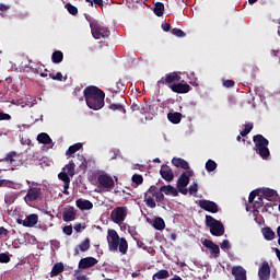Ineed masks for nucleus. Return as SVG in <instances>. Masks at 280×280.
Masks as SVG:
<instances>
[{
	"label": "nucleus",
	"instance_id": "f257e3e1",
	"mask_svg": "<svg viewBox=\"0 0 280 280\" xmlns=\"http://www.w3.org/2000/svg\"><path fill=\"white\" fill-rule=\"evenodd\" d=\"M83 95L89 106L92 110H102L104 108V100L106 98V93L95 85H89L83 90Z\"/></svg>",
	"mask_w": 280,
	"mask_h": 280
},
{
	"label": "nucleus",
	"instance_id": "f03ea898",
	"mask_svg": "<svg viewBox=\"0 0 280 280\" xmlns=\"http://www.w3.org/2000/svg\"><path fill=\"white\" fill-rule=\"evenodd\" d=\"M107 244L109 250L113 253H121V255H126L128 253V241L126 237H119V234L116 230H108L107 231Z\"/></svg>",
	"mask_w": 280,
	"mask_h": 280
},
{
	"label": "nucleus",
	"instance_id": "7ed1b4c3",
	"mask_svg": "<svg viewBox=\"0 0 280 280\" xmlns=\"http://www.w3.org/2000/svg\"><path fill=\"white\" fill-rule=\"evenodd\" d=\"M253 141L255 143L254 150L256 154H259L264 161H268V159H270V149H268L270 141L262 135L254 136Z\"/></svg>",
	"mask_w": 280,
	"mask_h": 280
},
{
	"label": "nucleus",
	"instance_id": "20e7f679",
	"mask_svg": "<svg viewBox=\"0 0 280 280\" xmlns=\"http://www.w3.org/2000/svg\"><path fill=\"white\" fill-rule=\"evenodd\" d=\"M206 226H209L210 233L214 237H222L224 235V224L209 214L206 215Z\"/></svg>",
	"mask_w": 280,
	"mask_h": 280
},
{
	"label": "nucleus",
	"instance_id": "39448f33",
	"mask_svg": "<svg viewBox=\"0 0 280 280\" xmlns=\"http://www.w3.org/2000/svg\"><path fill=\"white\" fill-rule=\"evenodd\" d=\"M191 176H194V171H185L180 174L177 179V191L183 196H187L189 194V189H187V185L191 180Z\"/></svg>",
	"mask_w": 280,
	"mask_h": 280
},
{
	"label": "nucleus",
	"instance_id": "423d86ee",
	"mask_svg": "<svg viewBox=\"0 0 280 280\" xmlns=\"http://www.w3.org/2000/svg\"><path fill=\"white\" fill-rule=\"evenodd\" d=\"M91 32L93 38L100 40L101 38H108L110 36V31L103 24H100L97 21H93L90 23Z\"/></svg>",
	"mask_w": 280,
	"mask_h": 280
},
{
	"label": "nucleus",
	"instance_id": "0eeeda50",
	"mask_svg": "<svg viewBox=\"0 0 280 280\" xmlns=\"http://www.w3.org/2000/svg\"><path fill=\"white\" fill-rule=\"evenodd\" d=\"M128 217V209L126 207H116L112 210L110 220L114 224H124L126 218Z\"/></svg>",
	"mask_w": 280,
	"mask_h": 280
},
{
	"label": "nucleus",
	"instance_id": "6e6552de",
	"mask_svg": "<svg viewBox=\"0 0 280 280\" xmlns=\"http://www.w3.org/2000/svg\"><path fill=\"white\" fill-rule=\"evenodd\" d=\"M259 194H261L260 189H255L249 194L248 202L249 203L254 202L253 213H259V209L264 207V198L259 197Z\"/></svg>",
	"mask_w": 280,
	"mask_h": 280
},
{
	"label": "nucleus",
	"instance_id": "1a4fd4ad",
	"mask_svg": "<svg viewBox=\"0 0 280 280\" xmlns=\"http://www.w3.org/2000/svg\"><path fill=\"white\" fill-rule=\"evenodd\" d=\"M97 183L104 189L110 190L115 188V180L108 174H101L97 176Z\"/></svg>",
	"mask_w": 280,
	"mask_h": 280
},
{
	"label": "nucleus",
	"instance_id": "9d476101",
	"mask_svg": "<svg viewBox=\"0 0 280 280\" xmlns=\"http://www.w3.org/2000/svg\"><path fill=\"white\" fill-rule=\"evenodd\" d=\"M40 196H43V190L40 188L30 187L24 200L25 202H36V200H40Z\"/></svg>",
	"mask_w": 280,
	"mask_h": 280
},
{
	"label": "nucleus",
	"instance_id": "9b49d317",
	"mask_svg": "<svg viewBox=\"0 0 280 280\" xmlns=\"http://www.w3.org/2000/svg\"><path fill=\"white\" fill-rule=\"evenodd\" d=\"M199 207L200 209H203V211H208L209 213H218L220 211V208L218 207V203L215 201L211 200H199Z\"/></svg>",
	"mask_w": 280,
	"mask_h": 280
},
{
	"label": "nucleus",
	"instance_id": "f8f14e48",
	"mask_svg": "<svg viewBox=\"0 0 280 280\" xmlns=\"http://www.w3.org/2000/svg\"><path fill=\"white\" fill-rule=\"evenodd\" d=\"M176 72L166 74L165 78H162L160 81H158V84H165L166 86H170V89L173 91V93H176Z\"/></svg>",
	"mask_w": 280,
	"mask_h": 280
},
{
	"label": "nucleus",
	"instance_id": "ddd939ff",
	"mask_svg": "<svg viewBox=\"0 0 280 280\" xmlns=\"http://www.w3.org/2000/svg\"><path fill=\"white\" fill-rule=\"evenodd\" d=\"M96 264H97V259L94 257L81 258L79 261V269L89 270V268H93V266H96Z\"/></svg>",
	"mask_w": 280,
	"mask_h": 280
},
{
	"label": "nucleus",
	"instance_id": "4468645a",
	"mask_svg": "<svg viewBox=\"0 0 280 280\" xmlns=\"http://www.w3.org/2000/svg\"><path fill=\"white\" fill-rule=\"evenodd\" d=\"M75 215H78V210L74 207H68L63 209L62 220L63 222H73L75 220Z\"/></svg>",
	"mask_w": 280,
	"mask_h": 280
},
{
	"label": "nucleus",
	"instance_id": "2eb2a0df",
	"mask_svg": "<svg viewBox=\"0 0 280 280\" xmlns=\"http://www.w3.org/2000/svg\"><path fill=\"white\" fill-rule=\"evenodd\" d=\"M202 244L206 248H209L211 250V255H213L214 259H218V257H220V246L218 244L207 238L202 242Z\"/></svg>",
	"mask_w": 280,
	"mask_h": 280
},
{
	"label": "nucleus",
	"instance_id": "dca6fc26",
	"mask_svg": "<svg viewBox=\"0 0 280 280\" xmlns=\"http://www.w3.org/2000/svg\"><path fill=\"white\" fill-rule=\"evenodd\" d=\"M4 161L7 163H9L12 167H19V165H21V161L19 160V155L14 151L9 152L7 154V156L4 158Z\"/></svg>",
	"mask_w": 280,
	"mask_h": 280
},
{
	"label": "nucleus",
	"instance_id": "f3484780",
	"mask_svg": "<svg viewBox=\"0 0 280 280\" xmlns=\"http://www.w3.org/2000/svg\"><path fill=\"white\" fill-rule=\"evenodd\" d=\"M91 248V238L86 237L83 242H81L75 248H74V256L80 255L81 253H86Z\"/></svg>",
	"mask_w": 280,
	"mask_h": 280
},
{
	"label": "nucleus",
	"instance_id": "a211bd4d",
	"mask_svg": "<svg viewBox=\"0 0 280 280\" xmlns=\"http://www.w3.org/2000/svg\"><path fill=\"white\" fill-rule=\"evenodd\" d=\"M258 277L260 280L270 279V265H268V262H262L261 267L258 270Z\"/></svg>",
	"mask_w": 280,
	"mask_h": 280
},
{
	"label": "nucleus",
	"instance_id": "6ab92c4d",
	"mask_svg": "<svg viewBox=\"0 0 280 280\" xmlns=\"http://www.w3.org/2000/svg\"><path fill=\"white\" fill-rule=\"evenodd\" d=\"M232 275L235 280H245L246 269H244L242 266L232 267Z\"/></svg>",
	"mask_w": 280,
	"mask_h": 280
},
{
	"label": "nucleus",
	"instance_id": "aec40b11",
	"mask_svg": "<svg viewBox=\"0 0 280 280\" xmlns=\"http://www.w3.org/2000/svg\"><path fill=\"white\" fill-rule=\"evenodd\" d=\"M75 206L80 211H91V209H93V202L86 199H77Z\"/></svg>",
	"mask_w": 280,
	"mask_h": 280
},
{
	"label": "nucleus",
	"instance_id": "412c9836",
	"mask_svg": "<svg viewBox=\"0 0 280 280\" xmlns=\"http://www.w3.org/2000/svg\"><path fill=\"white\" fill-rule=\"evenodd\" d=\"M160 174L164 180H174V173L172 172V168L167 165H163L160 170Z\"/></svg>",
	"mask_w": 280,
	"mask_h": 280
},
{
	"label": "nucleus",
	"instance_id": "4be33fe9",
	"mask_svg": "<svg viewBox=\"0 0 280 280\" xmlns=\"http://www.w3.org/2000/svg\"><path fill=\"white\" fill-rule=\"evenodd\" d=\"M38 224V214H30L24 220V226L32 229Z\"/></svg>",
	"mask_w": 280,
	"mask_h": 280
},
{
	"label": "nucleus",
	"instance_id": "5701e85b",
	"mask_svg": "<svg viewBox=\"0 0 280 280\" xmlns=\"http://www.w3.org/2000/svg\"><path fill=\"white\" fill-rule=\"evenodd\" d=\"M61 272H65V264L56 262L50 271V277H58V275H60Z\"/></svg>",
	"mask_w": 280,
	"mask_h": 280
},
{
	"label": "nucleus",
	"instance_id": "b1692460",
	"mask_svg": "<svg viewBox=\"0 0 280 280\" xmlns=\"http://www.w3.org/2000/svg\"><path fill=\"white\" fill-rule=\"evenodd\" d=\"M37 141H38V143H42L43 145H49L52 143L51 137H49L45 132L38 133Z\"/></svg>",
	"mask_w": 280,
	"mask_h": 280
},
{
	"label": "nucleus",
	"instance_id": "393cba45",
	"mask_svg": "<svg viewBox=\"0 0 280 280\" xmlns=\"http://www.w3.org/2000/svg\"><path fill=\"white\" fill-rule=\"evenodd\" d=\"M170 279V271L161 269L152 276V280Z\"/></svg>",
	"mask_w": 280,
	"mask_h": 280
},
{
	"label": "nucleus",
	"instance_id": "a878e982",
	"mask_svg": "<svg viewBox=\"0 0 280 280\" xmlns=\"http://www.w3.org/2000/svg\"><path fill=\"white\" fill-rule=\"evenodd\" d=\"M176 167H180V170H185L186 172L191 171L189 162L184 160L183 158H176Z\"/></svg>",
	"mask_w": 280,
	"mask_h": 280
},
{
	"label": "nucleus",
	"instance_id": "bb28decb",
	"mask_svg": "<svg viewBox=\"0 0 280 280\" xmlns=\"http://www.w3.org/2000/svg\"><path fill=\"white\" fill-rule=\"evenodd\" d=\"M155 16H163L165 14V4L163 2H156L153 8Z\"/></svg>",
	"mask_w": 280,
	"mask_h": 280
},
{
	"label": "nucleus",
	"instance_id": "cd10ccee",
	"mask_svg": "<svg viewBox=\"0 0 280 280\" xmlns=\"http://www.w3.org/2000/svg\"><path fill=\"white\" fill-rule=\"evenodd\" d=\"M51 60L55 65H60L65 60V55L60 50H56L51 55Z\"/></svg>",
	"mask_w": 280,
	"mask_h": 280
},
{
	"label": "nucleus",
	"instance_id": "c85d7f7f",
	"mask_svg": "<svg viewBox=\"0 0 280 280\" xmlns=\"http://www.w3.org/2000/svg\"><path fill=\"white\" fill-rule=\"evenodd\" d=\"M82 150V143L78 142L68 148L66 151V156H71L72 154H75V152Z\"/></svg>",
	"mask_w": 280,
	"mask_h": 280
},
{
	"label": "nucleus",
	"instance_id": "c756f323",
	"mask_svg": "<svg viewBox=\"0 0 280 280\" xmlns=\"http://www.w3.org/2000/svg\"><path fill=\"white\" fill-rule=\"evenodd\" d=\"M262 235L267 242H272V240L276 237L275 231H272L270 228H264Z\"/></svg>",
	"mask_w": 280,
	"mask_h": 280
},
{
	"label": "nucleus",
	"instance_id": "7c9ffc66",
	"mask_svg": "<svg viewBox=\"0 0 280 280\" xmlns=\"http://www.w3.org/2000/svg\"><path fill=\"white\" fill-rule=\"evenodd\" d=\"M160 191L165 194V196H176V188L172 185L162 186Z\"/></svg>",
	"mask_w": 280,
	"mask_h": 280
},
{
	"label": "nucleus",
	"instance_id": "2f4dec72",
	"mask_svg": "<svg viewBox=\"0 0 280 280\" xmlns=\"http://www.w3.org/2000/svg\"><path fill=\"white\" fill-rule=\"evenodd\" d=\"M63 170H67L66 174H68V176L71 178L75 176V163H73V161H70L68 164H66Z\"/></svg>",
	"mask_w": 280,
	"mask_h": 280
},
{
	"label": "nucleus",
	"instance_id": "473e14b6",
	"mask_svg": "<svg viewBox=\"0 0 280 280\" xmlns=\"http://www.w3.org/2000/svg\"><path fill=\"white\" fill-rule=\"evenodd\" d=\"M191 91V85L187 83H177L176 93H189Z\"/></svg>",
	"mask_w": 280,
	"mask_h": 280
},
{
	"label": "nucleus",
	"instance_id": "72a5a7b5",
	"mask_svg": "<svg viewBox=\"0 0 280 280\" xmlns=\"http://www.w3.org/2000/svg\"><path fill=\"white\" fill-rule=\"evenodd\" d=\"M153 228H155L156 231H163V229H165V221L160 217L155 218Z\"/></svg>",
	"mask_w": 280,
	"mask_h": 280
},
{
	"label": "nucleus",
	"instance_id": "f704fd0d",
	"mask_svg": "<svg viewBox=\"0 0 280 280\" xmlns=\"http://www.w3.org/2000/svg\"><path fill=\"white\" fill-rule=\"evenodd\" d=\"M144 201H145L147 207H150V209L156 208V201H154V197H152L148 194H144Z\"/></svg>",
	"mask_w": 280,
	"mask_h": 280
},
{
	"label": "nucleus",
	"instance_id": "c9c22d12",
	"mask_svg": "<svg viewBox=\"0 0 280 280\" xmlns=\"http://www.w3.org/2000/svg\"><path fill=\"white\" fill-rule=\"evenodd\" d=\"M261 194L266 198H275L277 196V191L270 188H262Z\"/></svg>",
	"mask_w": 280,
	"mask_h": 280
},
{
	"label": "nucleus",
	"instance_id": "e433bc0d",
	"mask_svg": "<svg viewBox=\"0 0 280 280\" xmlns=\"http://www.w3.org/2000/svg\"><path fill=\"white\" fill-rule=\"evenodd\" d=\"M217 168H218V163H215V161H213V160L207 161V163H206L207 172H215Z\"/></svg>",
	"mask_w": 280,
	"mask_h": 280
},
{
	"label": "nucleus",
	"instance_id": "4c0bfd02",
	"mask_svg": "<svg viewBox=\"0 0 280 280\" xmlns=\"http://www.w3.org/2000/svg\"><path fill=\"white\" fill-rule=\"evenodd\" d=\"M109 110H118L119 113H122V115H126V108L121 104H110Z\"/></svg>",
	"mask_w": 280,
	"mask_h": 280
},
{
	"label": "nucleus",
	"instance_id": "58836bf2",
	"mask_svg": "<svg viewBox=\"0 0 280 280\" xmlns=\"http://www.w3.org/2000/svg\"><path fill=\"white\" fill-rule=\"evenodd\" d=\"M65 8L72 16H75L78 14V8L71 3H66Z\"/></svg>",
	"mask_w": 280,
	"mask_h": 280
},
{
	"label": "nucleus",
	"instance_id": "ea45409f",
	"mask_svg": "<svg viewBox=\"0 0 280 280\" xmlns=\"http://www.w3.org/2000/svg\"><path fill=\"white\" fill-rule=\"evenodd\" d=\"M132 183L136 185H143V176L139 174H133L131 177Z\"/></svg>",
	"mask_w": 280,
	"mask_h": 280
},
{
	"label": "nucleus",
	"instance_id": "a19ab883",
	"mask_svg": "<svg viewBox=\"0 0 280 280\" xmlns=\"http://www.w3.org/2000/svg\"><path fill=\"white\" fill-rule=\"evenodd\" d=\"M59 180H62V183H71V178L69 177V174L67 172H60L58 174Z\"/></svg>",
	"mask_w": 280,
	"mask_h": 280
},
{
	"label": "nucleus",
	"instance_id": "79ce46f5",
	"mask_svg": "<svg viewBox=\"0 0 280 280\" xmlns=\"http://www.w3.org/2000/svg\"><path fill=\"white\" fill-rule=\"evenodd\" d=\"M0 264H10V253H0Z\"/></svg>",
	"mask_w": 280,
	"mask_h": 280
},
{
	"label": "nucleus",
	"instance_id": "37998d69",
	"mask_svg": "<svg viewBox=\"0 0 280 280\" xmlns=\"http://www.w3.org/2000/svg\"><path fill=\"white\" fill-rule=\"evenodd\" d=\"M159 191L160 189L156 186H151L145 194H148V196H152V198H155Z\"/></svg>",
	"mask_w": 280,
	"mask_h": 280
},
{
	"label": "nucleus",
	"instance_id": "c03bdc74",
	"mask_svg": "<svg viewBox=\"0 0 280 280\" xmlns=\"http://www.w3.org/2000/svg\"><path fill=\"white\" fill-rule=\"evenodd\" d=\"M167 119L168 121H171V124H176V113L174 112V109H170L167 114Z\"/></svg>",
	"mask_w": 280,
	"mask_h": 280
},
{
	"label": "nucleus",
	"instance_id": "a18cd8bd",
	"mask_svg": "<svg viewBox=\"0 0 280 280\" xmlns=\"http://www.w3.org/2000/svg\"><path fill=\"white\" fill-rule=\"evenodd\" d=\"M188 192L190 194V196H196V194H198V184L194 183L192 185H190L188 188Z\"/></svg>",
	"mask_w": 280,
	"mask_h": 280
},
{
	"label": "nucleus",
	"instance_id": "49530a36",
	"mask_svg": "<svg viewBox=\"0 0 280 280\" xmlns=\"http://www.w3.org/2000/svg\"><path fill=\"white\" fill-rule=\"evenodd\" d=\"M51 80H57L58 82H62V72H57L56 75L54 73L48 74Z\"/></svg>",
	"mask_w": 280,
	"mask_h": 280
},
{
	"label": "nucleus",
	"instance_id": "de8ad7c7",
	"mask_svg": "<svg viewBox=\"0 0 280 280\" xmlns=\"http://www.w3.org/2000/svg\"><path fill=\"white\" fill-rule=\"evenodd\" d=\"M65 235H73V226L72 225H66L62 229Z\"/></svg>",
	"mask_w": 280,
	"mask_h": 280
},
{
	"label": "nucleus",
	"instance_id": "09e8293b",
	"mask_svg": "<svg viewBox=\"0 0 280 280\" xmlns=\"http://www.w3.org/2000/svg\"><path fill=\"white\" fill-rule=\"evenodd\" d=\"M221 248L222 250H231V243L229 242V240H223V242L221 243Z\"/></svg>",
	"mask_w": 280,
	"mask_h": 280
},
{
	"label": "nucleus",
	"instance_id": "8fccbe9b",
	"mask_svg": "<svg viewBox=\"0 0 280 280\" xmlns=\"http://www.w3.org/2000/svg\"><path fill=\"white\" fill-rule=\"evenodd\" d=\"M223 86H225V89H233V86H235V81L229 79L224 80Z\"/></svg>",
	"mask_w": 280,
	"mask_h": 280
},
{
	"label": "nucleus",
	"instance_id": "3c124183",
	"mask_svg": "<svg viewBox=\"0 0 280 280\" xmlns=\"http://www.w3.org/2000/svg\"><path fill=\"white\" fill-rule=\"evenodd\" d=\"M10 119H12V116H10V114L0 112V121H10Z\"/></svg>",
	"mask_w": 280,
	"mask_h": 280
},
{
	"label": "nucleus",
	"instance_id": "603ef678",
	"mask_svg": "<svg viewBox=\"0 0 280 280\" xmlns=\"http://www.w3.org/2000/svg\"><path fill=\"white\" fill-rule=\"evenodd\" d=\"M155 200L156 202H163V200H165V195H163V191H161V188H160V191L155 195Z\"/></svg>",
	"mask_w": 280,
	"mask_h": 280
},
{
	"label": "nucleus",
	"instance_id": "864d4df0",
	"mask_svg": "<svg viewBox=\"0 0 280 280\" xmlns=\"http://www.w3.org/2000/svg\"><path fill=\"white\" fill-rule=\"evenodd\" d=\"M74 277L77 280H86V276L82 275L80 270L74 271Z\"/></svg>",
	"mask_w": 280,
	"mask_h": 280
},
{
	"label": "nucleus",
	"instance_id": "5fc2aeb1",
	"mask_svg": "<svg viewBox=\"0 0 280 280\" xmlns=\"http://www.w3.org/2000/svg\"><path fill=\"white\" fill-rule=\"evenodd\" d=\"M71 185V182H63V191L65 196H69V187Z\"/></svg>",
	"mask_w": 280,
	"mask_h": 280
},
{
	"label": "nucleus",
	"instance_id": "6e6d98bb",
	"mask_svg": "<svg viewBox=\"0 0 280 280\" xmlns=\"http://www.w3.org/2000/svg\"><path fill=\"white\" fill-rule=\"evenodd\" d=\"M149 110H150V106L141 105L139 113H141V115H145V113H149Z\"/></svg>",
	"mask_w": 280,
	"mask_h": 280
},
{
	"label": "nucleus",
	"instance_id": "4d7b16f0",
	"mask_svg": "<svg viewBox=\"0 0 280 280\" xmlns=\"http://www.w3.org/2000/svg\"><path fill=\"white\" fill-rule=\"evenodd\" d=\"M42 71H43V68H40V66L37 68L31 67V73H35V75H38V73L40 74Z\"/></svg>",
	"mask_w": 280,
	"mask_h": 280
},
{
	"label": "nucleus",
	"instance_id": "13d9d810",
	"mask_svg": "<svg viewBox=\"0 0 280 280\" xmlns=\"http://www.w3.org/2000/svg\"><path fill=\"white\" fill-rule=\"evenodd\" d=\"M161 27L163 32H170V30H172V25L170 23H162Z\"/></svg>",
	"mask_w": 280,
	"mask_h": 280
},
{
	"label": "nucleus",
	"instance_id": "bf43d9fd",
	"mask_svg": "<svg viewBox=\"0 0 280 280\" xmlns=\"http://www.w3.org/2000/svg\"><path fill=\"white\" fill-rule=\"evenodd\" d=\"M176 36L177 38H185L186 34L183 32V30L176 28Z\"/></svg>",
	"mask_w": 280,
	"mask_h": 280
},
{
	"label": "nucleus",
	"instance_id": "052dcab7",
	"mask_svg": "<svg viewBox=\"0 0 280 280\" xmlns=\"http://www.w3.org/2000/svg\"><path fill=\"white\" fill-rule=\"evenodd\" d=\"M8 233H9L8 229L0 226V237L2 235H4V237H8Z\"/></svg>",
	"mask_w": 280,
	"mask_h": 280
},
{
	"label": "nucleus",
	"instance_id": "680f3d73",
	"mask_svg": "<svg viewBox=\"0 0 280 280\" xmlns=\"http://www.w3.org/2000/svg\"><path fill=\"white\" fill-rule=\"evenodd\" d=\"M250 130H253V122H248L245 125V131L250 135Z\"/></svg>",
	"mask_w": 280,
	"mask_h": 280
},
{
	"label": "nucleus",
	"instance_id": "e2e57ef3",
	"mask_svg": "<svg viewBox=\"0 0 280 280\" xmlns=\"http://www.w3.org/2000/svg\"><path fill=\"white\" fill-rule=\"evenodd\" d=\"M74 231H75L77 233H82V223H77V224L74 225Z\"/></svg>",
	"mask_w": 280,
	"mask_h": 280
},
{
	"label": "nucleus",
	"instance_id": "0e129e2a",
	"mask_svg": "<svg viewBox=\"0 0 280 280\" xmlns=\"http://www.w3.org/2000/svg\"><path fill=\"white\" fill-rule=\"evenodd\" d=\"M92 3H94V5H98L100 8H102V5H104V0H92Z\"/></svg>",
	"mask_w": 280,
	"mask_h": 280
},
{
	"label": "nucleus",
	"instance_id": "69168bd1",
	"mask_svg": "<svg viewBox=\"0 0 280 280\" xmlns=\"http://www.w3.org/2000/svg\"><path fill=\"white\" fill-rule=\"evenodd\" d=\"M8 10H10V7L9 5H5L3 3L0 4V11L1 12H8Z\"/></svg>",
	"mask_w": 280,
	"mask_h": 280
},
{
	"label": "nucleus",
	"instance_id": "338daca9",
	"mask_svg": "<svg viewBox=\"0 0 280 280\" xmlns=\"http://www.w3.org/2000/svg\"><path fill=\"white\" fill-rule=\"evenodd\" d=\"M140 108L141 106H139V104L137 103L131 104V110L137 112V110H140Z\"/></svg>",
	"mask_w": 280,
	"mask_h": 280
},
{
	"label": "nucleus",
	"instance_id": "774afa93",
	"mask_svg": "<svg viewBox=\"0 0 280 280\" xmlns=\"http://www.w3.org/2000/svg\"><path fill=\"white\" fill-rule=\"evenodd\" d=\"M180 119H183V114L176 113V124H180Z\"/></svg>",
	"mask_w": 280,
	"mask_h": 280
}]
</instances>
